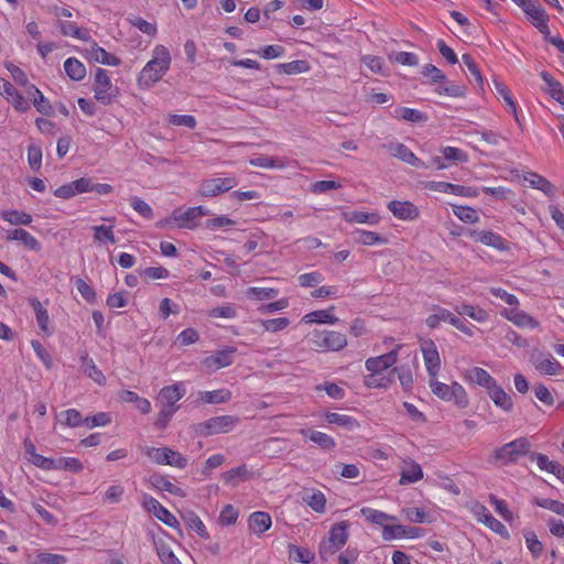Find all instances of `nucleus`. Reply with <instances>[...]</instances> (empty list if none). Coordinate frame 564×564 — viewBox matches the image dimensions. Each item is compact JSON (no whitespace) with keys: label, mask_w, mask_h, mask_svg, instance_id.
I'll use <instances>...</instances> for the list:
<instances>
[{"label":"nucleus","mask_w":564,"mask_h":564,"mask_svg":"<svg viewBox=\"0 0 564 564\" xmlns=\"http://www.w3.org/2000/svg\"><path fill=\"white\" fill-rule=\"evenodd\" d=\"M401 345H397L391 351L369 357L365 361L367 375L364 377V384L369 389H388L394 381L395 368L391 369L398 361Z\"/></svg>","instance_id":"1"},{"label":"nucleus","mask_w":564,"mask_h":564,"mask_svg":"<svg viewBox=\"0 0 564 564\" xmlns=\"http://www.w3.org/2000/svg\"><path fill=\"white\" fill-rule=\"evenodd\" d=\"M520 8L527 15L531 24L539 30L544 40L554 45L561 53L564 54V41L558 35H551L549 26L550 17L542 6L535 0H521Z\"/></svg>","instance_id":"2"},{"label":"nucleus","mask_w":564,"mask_h":564,"mask_svg":"<svg viewBox=\"0 0 564 564\" xmlns=\"http://www.w3.org/2000/svg\"><path fill=\"white\" fill-rule=\"evenodd\" d=\"M171 54L164 45H156L150 61L143 66V87L158 83L170 69Z\"/></svg>","instance_id":"3"},{"label":"nucleus","mask_w":564,"mask_h":564,"mask_svg":"<svg viewBox=\"0 0 564 564\" xmlns=\"http://www.w3.org/2000/svg\"><path fill=\"white\" fill-rule=\"evenodd\" d=\"M429 387L435 397L445 402H453L460 409H465L469 404L467 391L456 381L446 384L438 381L437 377H432L429 380Z\"/></svg>","instance_id":"4"},{"label":"nucleus","mask_w":564,"mask_h":564,"mask_svg":"<svg viewBox=\"0 0 564 564\" xmlns=\"http://www.w3.org/2000/svg\"><path fill=\"white\" fill-rule=\"evenodd\" d=\"M349 528L350 522L347 520L339 521L330 527L327 539L321 541L318 546L321 558L328 560L347 543Z\"/></svg>","instance_id":"5"},{"label":"nucleus","mask_w":564,"mask_h":564,"mask_svg":"<svg viewBox=\"0 0 564 564\" xmlns=\"http://www.w3.org/2000/svg\"><path fill=\"white\" fill-rule=\"evenodd\" d=\"M531 443L525 437L516 438L494 452V458L501 465H510L516 463L520 457L530 453Z\"/></svg>","instance_id":"6"},{"label":"nucleus","mask_w":564,"mask_h":564,"mask_svg":"<svg viewBox=\"0 0 564 564\" xmlns=\"http://www.w3.org/2000/svg\"><path fill=\"white\" fill-rule=\"evenodd\" d=\"M144 453L149 460L158 465L171 466L177 469H184L188 465V458L171 447H149Z\"/></svg>","instance_id":"7"},{"label":"nucleus","mask_w":564,"mask_h":564,"mask_svg":"<svg viewBox=\"0 0 564 564\" xmlns=\"http://www.w3.org/2000/svg\"><path fill=\"white\" fill-rule=\"evenodd\" d=\"M310 340L321 351H339L347 346L346 336L335 330L315 329L310 334Z\"/></svg>","instance_id":"8"},{"label":"nucleus","mask_w":564,"mask_h":564,"mask_svg":"<svg viewBox=\"0 0 564 564\" xmlns=\"http://www.w3.org/2000/svg\"><path fill=\"white\" fill-rule=\"evenodd\" d=\"M238 185V180L234 175L208 177L203 180L198 186V195L204 198H213L229 192Z\"/></svg>","instance_id":"9"},{"label":"nucleus","mask_w":564,"mask_h":564,"mask_svg":"<svg viewBox=\"0 0 564 564\" xmlns=\"http://www.w3.org/2000/svg\"><path fill=\"white\" fill-rule=\"evenodd\" d=\"M238 419L232 415L210 417L197 425V433L203 436L228 433L235 429Z\"/></svg>","instance_id":"10"},{"label":"nucleus","mask_w":564,"mask_h":564,"mask_svg":"<svg viewBox=\"0 0 564 564\" xmlns=\"http://www.w3.org/2000/svg\"><path fill=\"white\" fill-rule=\"evenodd\" d=\"M400 486H408L421 481L424 477L422 466L410 456L400 458Z\"/></svg>","instance_id":"11"},{"label":"nucleus","mask_w":564,"mask_h":564,"mask_svg":"<svg viewBox=\"0 0 564 564\" xmlns=\"http://www.w3.org/2000/svg\"><path fill=\"white\" fill-rule=\"evenodd\" d=\"M94 94L95 98L105 105L110 104L116 97V89L110 77L102 68H98L95 73Z\"/></svg>","instance_id":"12"},{"label":"nucleus","mask_w":564,"mask_h":564,"mask_svg":"<svg viewBox=\"0 0 564 564\" xmlns=\"http://www.w3.org/2000/svg\"><path fill=\"white\" fill-rule=\"evenodd\" d=\"M143 508L167 527L172 529H177L180 527V522L176 517L153 497L143 495Z\"/></svg>","instance_id":"13"},{"label":"nucleus","mask_w":564,"mask_h":564,"mask_svg":"<svg viewBox=\"0 0 564 564\" xmlns=\"http://www.w3.org/2000/svg\"><path fill=\"white\" fill-rule=\"evenodd\" d=\"M421 352L429 377H437L441 370V357L435 343L432 339L422 341Z\"/></svg>","instance_id":"14"},{"label":"nucleus","mask_w":564,"mask_h":564,"mask_svg":"<svg viewBox=\"0 0 564 564\" xmlns=\"http://www.w3.org/2000/svg\"><path fill=\"white\" fill-rule=\"evenodd\" d=\"M149 486L161 492V494H169L178 498H185L187 496V492L184 488L177 486L174 484L171 478L167 475L164 474H153L148 479Z\"/></svg>","instance_id":"15"},{"label":"nucleus","mask_w":564,"mask_h":564,"mask_svg":"<svg viewBox=\"0 0 564 564\" xmlns=\"http://www.w3.org/2000/svg\"><path fill=\"white\" fill-rule=\"evenodd\" d=\"M471 511L476 519L492 532L503 538H509V531L506 525L501 521L497 520L484 505L475 503L471 507Z\"/></svg>","instance_id":"16"},{"label":"nucleus","mask_w":564,"mask_h":564,"mask_svg":"<svg viewBox=\"0 0 564 564\" xmlns=\"http://www.w3.org/2000/svg\"><path fill=\"white\" fill-rule=\"evenodd\" d=\"M235 352V347H226L225 349L218 350L212 356L206 357L202 361V366L207 372H213L218 369L228 367L234 362Z\"/></svg>","instance_id":"17"},{"label":"nucleus","mask_w":564,"mask_h":564,"mask_svg":"<svg viewBox=\"0 0 564 564\" xmlns=\"http://www.w3.org/2000/svg\"><path fill=\"white\" fill-rule=\"evenodd\" d=\"M84 193H91L89 177H82L58 186L54 191V196L61 199H69Z\"/></svg>","instance_id":"18"},{"label":"nucleus","mask_w":564,"mask_h":564,"mask_svg":"<svg viewBox=\"0 0 564 564\" xmlns=\"http://www.w3.org/2000/svg\"><path fill=\"white\" fill-rule=\"evenodd\" d=\"M186 393L184 382H176L161 389L158 401L162 406L172 408L177 411L176 402L180 401Z\"/></svg>","instance_id":"19"},{"label":"nucleus","mask_w":564,"mask_h":564,"mask_svg":"<svg viewBox=\"0 0 564 564\" xmlns=\"http://www.w3.org/2000/svg\"><path fill=\"white\" fill-rule=\"evenodd\" d=\"M422 536V529L406 527L402 524L383 525L382 539L384 541H393L401 539H417Z\"/></svg>","instance_id":"20"},{"label":"nucleus","mask_w":564,"mask_h":564,"mask_svg":"<svg viewBox=\"0 0 564 564\" xmlns=\"http://www.w3.org/2000/svg\"><path fill=\"white\" fill-rule=\"evenodd\" d=\"M500 314L520 328L534 329L540 326V323L535 318L530 316L527 312L519 310L518 306L503 308Z\"/></svg>","instance_id":"21"},{"label":"nucleus","mask_w":564,"mask_h":564,"mask_svg":"<svg viewBox=\"0 0 564 564\" xmlns=\"http://www.w3.org/2000/svg\"><path fill=\"white\" fill-rule=\"evenodd\" d=\"M388 209L397 219L404 221L415 220L420 216L419 208L409 200H391Z\"/></svg>","instance_id":"22"},{"label":"nucleus","mask_w":564,"mask_h":564,"mask_svg":"<svg viewBox=\"0 0 564 564\" xmlns=\"http://www.w3.org/2000/svg\"><path fill=\"white\" fill-rule=\"evenodd\" d=\"M384 148L394 158L400 159L401 161L420 169H425L426 164L420 160L406 145L400 142H392L386 144Z\"/></svg>","instance_id":"23"},{"label":"nucleus","mask_w":564,"mask_h":564,"mask_svg":"<svg viewBox=\"0 0 564 564\" xmlns=\"http://www.w3.org/2000/svg\"><path fill=\"white\" fill-rule=\"evenodd\" d=\"M29 304L32 307L36 324L40 328V330L45 336H51L53 333L52 326H51V319L48 312L45 307V305L36 297H32L29 300Z\"/></svg>","instance_id":"24"},{"label":"nucleus","mask_w":564,"mask_h":564,"mask_svg":"<svg viewBox=\"0 0 564 564\" xmlns=\"http://www.w3.org/2000/svg\"><path fill=\"white\" fill-rule=\"evenodd\" d=\"M272 527V518L268 512L254 511L248 518L251 534L262 536Z\"/></svg>","instance_id":"25"},{"label":"nucleus","mask_w":564,"mask_h":564,"mask_svg":"<svg viewBox=\"0 0 564 564\" xmlns=\"http://www.w3.org/2000/svg\"><path fill=\"white\" fill-rule=\"evenodd\" d=\"M464 379L471 384L484 388L486 391L497 382V380L487 370L480 367L467 369L464 373Z\"/></svg>","instance_id":"26"},{"label":"nucleus","mask_w":564,"mask_h":564,"mask_svg":"<svg viewBox=\"0 0 564 564\" xmlns=\"http://www.w3.org/2000/svg\"><path fill=\"white\" fill-rule=\"evenodd\" d=\"M532 364L544 376H555L562 370L561 364L550 354L532 357Z\"/></svg>","instance_id":"27"},{"label":"nucleus","mask_w":564,"mask_h":564,"mask_svg":"<svg viewBox=\"0 0 564 564\" xmlns=\"http://www.w3.org/2000/svg\"><path fill=\"white\" fill-rule=\"evenodd\" d=\"M488 397L494 402V404L501 409L505 412H511L513 409V400L510 394H508L505 389L496 382L488 391Z\"/></svg>","instance_id":"28"},{"label":"nucleus","mask_w":564,"mask_h":564,"mask_svg":"<svg viewBox=\"0 0 564 564\" xmlns=\"http://www.w3.org/2000/svg\"><path fill=\"white\" fill-rule=\"evenodd\" d=\"M523 180L527 182L530 187L541 191L547 197L555 196V187L554 185L546 180L544 176L540 175L535 172H525L523 174Z\"/></svg>","instance_id":"29"},{"label":"nucleus","mask_w":564,"mask_h":564,"mask_svg":"<svg viewBox=\"0 0 564 564\" xmlns=\"http://www.w3.org/2000/svg\"><path fill=\"white\" fill-rule=\"evenodd\" d=\"M44 470H68L72 473H79L84 469L83 463L75 457H59L51 458Z\"/></svg>","instance_id":"30"},{"label":"nucleus","mask_w":564,"mask_h":564,"mask_svg":"<svg viewBox=\"0 0 564 564\" xmlns=\"http://www.w3.org/2000/svg\"><path fill=\"white\" fill-rule=\"evenodd\" d=\"M302 500L316 513L323 514L326 512L327 499L321 490L315 488L306 489L303 494Z\"/></svg>","instance_id":"31"},{"label":"nucleus","mask_w":564,"mask_h":564,"mask_svg":"<svg viewBox=\"0 0 564 564\" xmlns=\"http://www.w3.org/2000/svg\"><path fill=\"white\" fill-rule=\"evenodd\" d=\"M334 306L326 310H317L305 314L302 317L304 324H327L335 325L338 322V317L334 314Z\"/></svg>","instance_id":"32"},{"label":"nucleus","mask_w":564,"mask_h":564,"mask_svg":"<svg viewBox=\"0 0 564 564\" xmlns=\"http://www.w3.org/2000/svg\"><path fill=\"white\" fill-rule=\"evenodd\" d=\"M86 56L95 63L108 66H117L119 64V59L115 55L108 53L96 43H93L89 47L86 48Z\"/></svg>","instance_id":"33"},{"label":"nucleus","mask_w":564,"mask_h":564,"mask_svg":"<svg viewBox=\"0 0 564 564\" xmlns=\"http://www.w3.org/2000/svg\"><path fill=\"white\" fill-rule=\"evenodd\" d=\"M343 218L349 224H365L370 226H375L381 220L378 213H368L364 210L345 212L343 214Z\"/></svg>","instance_id":"34"},{"label":"nucleus","mask_w":564,"mask_h":564,"mask_svg":"<svg viewBox=\"0 0 564 564\" xmlns=\"http://www.w3.org/2000/svg\"><path fill=\"white\" fill-rule=\"evenodd\" d=\"M323 417L328 424L341 426L347 431H355L360 426L359 422L354 416L347 414L325 412Z\"/></svg>","instance_id":"35"},{"label":"nucleus","mask_w":564,"mask_h":564,"mask_svg":"<svg viewBox=\"0 0 564 564\" xmlns=\"http://www.w3.org/2000/svg\"><path fill=\"white\" fill-rule=\"evenodd\" d=\"M300 434L305 438L310 440L311 442H313L314 444L318 445L323 449L330 451L336 447L335 440L326 433L310 429H302L300 430Z\"/></svg>","instance_id":"36"},{"label":"nucleus","mask_w":564,"mask_h":564,"mask_svg":"<svg viewBox=\"0 0 564 564\" xmlns=\"http://www.w3.org/2000/svg\"><path fill=\"white\" fill-rule=\"evenodd\" d=\"M432 311L433 313L425 319V324L429 328L435 329L441 325V323L452 324L455 314L449 310L441 306H433Z\"/></svg>","instance_id":"37"},{"label":"nucleus","mask_w":564,"mask_h":564,"mask_svg":"<svg viewBox=\"0 0 564 564\" xmlns=\"http://www.w3.org/2000/svg\"><path fill=\"white\" fill-rule=\"evenodd\" d=\"M352 235L355 242L361 246L386 245L388 242L387 238L370 230L355 229Z\"/></svg>","instance_id":"38"},{"label":"nucleus","mask_w":564,"mask_h":564,"mask_svg":"<svg viewBox=\"0 0 564 564\" xmlns=\"http://www.w3.org/2000/svg\"><path fill=\"white\" fill-rule=\"evenodd\" d=\"M251 475V470L246 465H240L224 473L221 478L227 485L236 487L240 482L248 480Z\"/></svg>","instance_id":"39"},{"label":"nucleus","mask_w":564,"mask_h":564,"mask_svg":"<svg viewBox=\"0 0 564 564\" xmlns=\"http://www.w3.org/2000/svg\"><path fill=\"white\" fill-rule=\"evenodd\" d=\"M26 93L32 98L33 105L36 110L43 115H51L53 111L52 105L42 91L34 85H29Z\"/></svg>","instance_id":"40"},{"label":"nucleus","mask_w":564,"mask_h":564,"mask_svg":"<svg viewBox=\"0 0 564 564\" xmlns=\"http://www.w3.org/2000/svg\"><path fill=\"white\" fill-rule=\"evenodd\" d=\"M541 78L545 84L546 93L558 104L564 106V87L560 82L554 79L547 72L541 73Z\"/></svg>","instance_id":"41"},{"label":"nucleus","mask_w":564,"mask_h":564,"mask_svg":"<svg viewBox=\"0 0 564 564\" xmlns=\"http://www.w3.org/2000/svg\"><path fill=\"white\" fill-rule=\"evenodd\" d=\"M26 562L28 564H65L67 560L61 554L37 551L29 554Z\"/></svg>","instance_id":"42"},{"label":"nucleus","mask_w":564,"mask_h":564,"mask_svg":"<svg viewBox=\"0 0 564 564\" xmlns=\"http://www.w3.org/2000/svg\"><path fill=\"white\" fill-rule=\"evenodd\" d=\"M401 512L404 519L412 523H431L435 520L431 512H427L422 508L406 507L403 508Z\"/></svg>","instance_id":"43"},{"label":"nucleus","mask_w":564,"mask_h":564,"mask_svg":"<svg viewBox=\"0 0 564 564\" xmlns=\"http://www.w3.org/2000/svg\"><path fill=\"white\" fill-rule=\"evenodd\" d=\"M8 239L10 240H17L22 242L28 249L33 251H40L41 250V243L39 240L32 236L30 232H28L24 229H14L11 230L8 236Z\"/></svg>","instance_id":"44"},{"label":"nucleus","mask_w":564,"mask_h":564,"mask_svg":"<svg viewBox=\"0 0 564 564\" xmlns=\"http://www.w3.org/2000/svg\"><path fill=\"white\" fill-rule=\"evenodd\" d=\"M23 446L25 452V458L28 459V462L34 465L35 467L44 470L45 467H47L46 465L48 463L50 457L37 454L35 445L29 438L24 440Z\"/></svg>","instance_id":"45"},{"label":"nucleus","mask_w":564,"mask_h":564,"mask_svg":"<svg viewBox=\"0 0 564 564\" xmlns=\"http://www.w3.org/2000/svg\"><path fill=\"white\" fill-rule=\"evenodd\" d=\"M360 513L365 519L376 525H380L383 529V525H386L387 521H394L395 518L391 514H388L383 511L370 508V507H364L360 509Z\"/></svg>","instance_id":"46"},{"label":"nucleus","mask_w":564,"mask_h":564,"mask_svg":"<svg viewBox=\"0 0 564 564\" xmlns=\"http://www.w3.org/2000/svg\"><path fill=\"white\" fill-rule=\"evenodd\" d=\"M193 207L185 210H175L173 213V220L180 228L194 229L198 225V219L195 216Z\"/></svg>","instance_id":"47"},{"label":"nucleus","mask_w":564,"mask_h":564,"mask_svg":"<svg viewBox=\"0 0 564 564\" xmlns=\"http://www.w3.org/2000/svg\"><path fill=\"white\" fill-rule=\"evenodd\" d=\"M198 401L208 404H217L227 402L231 398V392L228 389H218L213 391L198 392Z\"/></svg>","instance_id":"48"},{"label":"nucleus","mask_w":564,"mask_h":564,"mask_svg":"<svg viewBox=\"0 0 564 564\" xmlns=\"http://www.w3.org/2000/svg\"><path fill=\"white\" fill-rule=\"evenodd\" d=\"M184 522L188 529L194 531L199 538L208 540L210 538L209 532L204 524L203 520L195 513L188 512L184 517Z\"/></svg>","instance_id":"49"},{"label":"nucleus","mask_w":564,"mask_h":564,"mask_svg":"<svg viewBox=\"0 0 564 564\" xmlns=\"http://www.w3.org/2000/svg\"><path fill=\"white\" fill-rule=\"evenodd\" d=\"M64 69L67 76L73 80H82L86 76L85 65L75 57H68L64 62Z\"/></svg>","instance_id":"50"},{"label":"nucleus","mask_w":564,"mask_h":564,"mask_svg":"<svg viewBox=\"0 0 564 564\" xmlns=\"http://www.w3.org/2000/svg\"><path fill=\"white\" fill-rule=\"evenodd\" d=\"M84 420L85 417H83L80 412L75 409L62 411L57 415L58 423L66 427H77L84 425Z\"/></svg>","instance_id":"51"},{"label":"nucleus","mask_w":564,"mask_h":564,"mask_svg":"<svg viewBox=\"0 0 564 564\" xmlns=\"http://www.w3.org/2000/svg\"><path fill=\"white\" fill-rule=\"evenodd\" d=\"M276 68L280 73L285 75H296L302 73H307L311 69V66L307 61L296 59L288 63H281L276 65Z\"/></svg>","instance_id":"52"},{"label":"nucleus","mask_w":564,"mask_h":564,"mask_svg":"<svg viewBox=\"0 0 564 564\" xmlns=\"http://www.w3.org/2000/svg\"><path fill=\"white\" fill-rule=\"evenodd\" d=\"M289 556L291 561L302 564H311L315 558L311 550L294 544L289 545Z\"/></svg>","instance_id":"53"},{"label":"nucleus","mask_w":564,"mask_h":564,"mask_svg":"<svg viewBox=\"0 0 564 564\" xmlns=\"http://www.w3.org/2000/svg\"><path fill=\"white\" fill-rule=\"evenodd\" d=\"M1 218L10 225H30L32 216L25 212L8 209L1 213Z\"/></svg>","instance_id":"54"},{"label":"nucleus","mask_w":564,"mask_h":564,"mask_svg":"<svg viewBox=\"0 0 564 564\" xmlns=\"http://www.w3.org/2000/svg\"><path fill=\"white\" fill-rule=\"evenodd\" d=\"M455 311L457 312V314L466 315L478 323H484L488 319V313L485 310L480 307H475L470 304L464 303L462 305H458L455 307Z\"/></svg>","instance_id":"55"},{"label":"nucleus","mask_w":564,"mask_h":564,"mask_svg":"<svg viewBox=\"0 0 564 564\" xmlns=\"http://www.w3.org/2000/svg\"><path fill=\"white\" fill-rule=\"evenodd\" d=\"M279 291L273 288L251 286L246 290V296L252 301H265L274 299Z\"/></svg>","instance_id":"56"},{"label":"nucleus","mask_w":564,"mask_h":564,"mask_svg":"<svg viewBox=\"0 0 564 564\" xmlns=\"http://www.w3.org/2000/svg\"><path fill=\"white\" fill-rule=\"evenodd\" d=\"M393 117L409 122H421L426 119L420 110L408 107H397L393 111Z\"/></svg>","instance_id":"57"},{"label":"nucleus","mask_w":564,"mask_h":564,"mask_svg":"<svg viewBox=\"0 0 564 564\" xmlns=\"http://www.w3.org/2000/svg\"><path fill=\"white\" fill-rule=\"evenodd\" d=\"M454 215L463 223L477 224L479 215L477 210L470 206L452 205Z\"/></svg>","instance_id":"58"},{"label":"nucleus","mask_w":564,"mask_h":564,"mask_svg":"<svg viewBox=\"0 0 564 564\" xmlns=\"http://www.w3.org/2000/svg\"><path fill=\"white\" fill-rule=\"evenodd\" d=\"M249 163L253 166L262 169L282 170L286 167V164L282 159L265 155L253 158L249 161Z\"/></svg>","instance_id":"59"},{"label":"nucleus","mask_w":564,"mask_h":564,"mask_svg":"<svg viewBox=\"0 0 564 564\" xmlns=\"http://www.w3.org/2000/svg\"><path fill=\"white\" fill-rule=\"evenodd\" d=\"M154 545L162 564H182L171 547L163 541L155 540Z\"/></svg>","instance_id":"60"},{"label":"nucleus","mask_w":564,"mask_h":564,"mask_svg":"<svg viewBox=\"0 0 564 564\" xmlns=\"http://www.w3.org/2000/svg\"><path fill=\"white\" fill-rule=\"evenodd\" d=\"M42 148L40 144L31 143L28 148V164L34 172L40 171L42 166Z\"/></svg>","instance_id":"61"},{"label":"nucleus","mask_w":564,"mask_h":564,"mask_svg":"<svg viewBox=\"0 0 564 564\" xmlns=\"http://www.w3.org/2000/svg\"><path fill=\"white\" fill-rule=\"evenodd\" d=\"M530 459L535 462L538 467L546 473L554 474L560 463L551 460L546 455L541 453H531Z\"/></svg>","instance_id":"62"},{"label":"nucleus","mask_w":564,"mask_h":564,"mask_svg":"<svg viewBox=\"0 0 564 564\" xmlns=\"http://www.w3.org/2000/svg\"><path fill=\"white\" fill-rule=\"evenodd\" d=\"M93 230H94L95 241H97L101 245H105V243L113 245L116 242L111 226H105V225L95 226L93 228Z\"/></svg>","instance_id":"63"},{"label":"nucleus","mask_w":564,"mask_h":564,"mask_svg":"<svg viewBox=\"0 0 564 564\" xmlns=\"http://www.w3.org/2000/svg\"><path fill=\"white\" fill-rule=\"evenodd\" d=\"M260 325L268 333H278L285 329L290 325V319L288 317L261 319Z\"/></svg>","instance_id":"64"}]
</instances>
